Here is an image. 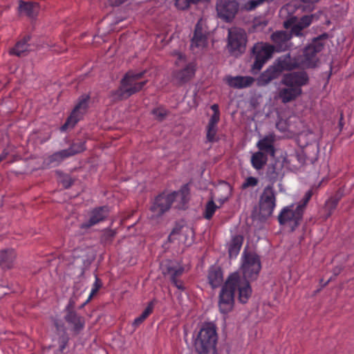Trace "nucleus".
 Here are the masks:
<instances>
[{
	"instance_id": "nucleus-1",
	"label": "nucleus",
	"mask_w": 354,
	"mask_h": 354,
	"mask_svg": "<svg viewBox=\"0 0 354 354\" xmlns=\"http://www.w3.org/2000/svg\"><path fill=\"white\" fill-rule=\"evenodd\" d=\"M146 73V71L141 72L129 71L126 73L120 81L119 88L112 92L113 98L115 100H122L141 91L148 82L147 80H141Z\"/></svg>"
},
{
	"instance_id": "nucleus-2",
	"label": "nucleus",
	"mask_w": 354,
	"mask_h": 354,
	"mask_svg": "<svg viewBox=\"0 0 354 354\" xmlns=\"http://www.w3.org/2000/svg\"><path fill=\"white\" fill-rule=\"evenodd\" d=\"M217 342L216 325L211 322L205 323L194 339L195 351L198 354H218L216 348Z\"/></svg>"
},
{
	"instance_id": "nucleus-3",
	"label": "nucleus",
	"mask_w": 354,
	"mask_h": 354,
	"mask_svg": "<svg viewBox=\"0 0 354 354\" xmlns=\"http://www.w3.org/2000/svg\"><path fill=\"white\" fill-rule=\"evenodd\" d=\"M189 189L187 185H183L180 190L169 194H159L151 206V211L154 215L159 216L168 211L175 200H180L183 206L189 199Z\"/></svg>"
},
{
	"instance_id": "nucleus-4",
	"label": "nucleus",
	"mask_w": 354,
	"mask_h": 354,
	"mask_svg": "<svg viewBox=\"0 0 354 354\" xmlns=\"http://www.w3.org/2000/svg\"><path fill=\"white\" fill-rule=\"evenodd\" d=\"M327 37L326 35H322L315 38L312 42L304 50L301 58V63L304 67L315 68L319 62L317 53L322 51L324 48V40Z\"/></svg>"
},
{
	"instance_id": "nucleus-5",
	"label": "nucleus",
	"mask_w": 354,
	"mask_h": 354,
	"mask_svg": "<svg viewBox=\"0 0 354 354\" xmlns=\"http://www.w3.org/2000/svg\"><path fill=\"white\" fill-rule=\"evenodd\" d=\"M89 102L90 95L88 94L82 95L78 98L76 105L66 119V121L61 127L60 130L62 131H66L68 129L73 128L86 113L88 108Z\"/></svg>"
},
{
	"instance_id": "nucleus-6",
	"label": "nucleus",
	"mask_w": 354,
	"mask_h": 354,
	"mask_svg": "<svg viewBox=\"0 0 354 354\" xmlns=\"http://www.w3.org/2000/svg\"><path fill=\"white\" fill-rule=\"evenodd\" d=\"M274 52V46L265 42H258L252 48V53L254 57V62L252 66L253 71H260L266 62L272 57Z\"/></svg>"
},
{
	"instance_id": "nucleus-7",
	"label": "nucleus",
	"mask_w": 354,
	"mask_h": 354,
	"mask_svg": "<svg viewBox=\"0 0 354 354\" xmlns=\"http://www.w3.org/2000/svg\"><path fill=\"white\" fill-rule=\"evenodd\" d=\"M228 49L231 54L238 56L245 50L247 36L245 30L239 28H232L228 31Z\"/></svg>"
},
{
	"instance_id": "nucleus-8",
	"label": "nucleus",
	"mask_w": 354,
	"mask_h": 354,
	"mask_svg": "<svg viewBox=\"0 0 354 354\" xmlns=\"http://www.w3.org/2000/svg\"><path fill=\"white\" fill-rule=\"evenodd\" d=\"M277 192L272 184L268 185L263 189L259 197V209L265 216L272 214L277 205Z\"/></svg>"
},
{
	"instance_id": "nucleus-9",
	"label": "nucleus",
	"mask_w": 354,
	"mask_h": 354,
	"mask_svg": "<svg viewBox=\"0 0 354 354\" xmlns=\"http://www.w3.org/2000/svg\"><path fill=\"white\" fill-rule=\"evenodd\" d=\"M261 262L258 255L252 252H244L241 266L243 274L249 280L255 279L261 270Z\"/></svg>"
},
{
	"instance_id": "nucleus-10",
	"label": "nucleus",
	"mask_w": 354,
	"mask_h": 354,
	"mask_svg": "<svg viewBox=\"0 0 354 354\" xmlns=\"http://www.w3.org/2000/svg\"><path fill=\"white\" fill-rule=\"evenodd\" d=\"M304 213L297 207L293 209V205L285 207L278 216L280 225H288L293 231L299 224Z\"/></svg>"
},
{
	"instance_id": "nucleus-11",
	"label": "nucleus",
	"mask_w": 354,
	"mask_h": 354,
	"mask_svg": "<svg viewBox=\"0 0 354 354\" xmlns=\"http://www.w3.org/2000/svg\"><path fill=\"white\" fill-rule=\"evenodd\" d=\"M196 70L197 64L196 61L189 62L181 68L173 71L172 79L177 85H184L194 78Z\"/></svg>"
},
{
	"instance_id": "nucleus-12",
	"label": "nucleus",
	"mask_w": 354,
	"mask_h": 354,
	"mask_svg": "<svg viewBox=\"0 0 354 354\" xmlns=\"http://www.w3.org/2000/svg\"><path fill=\"white\" fill-rule=\"evenodd\" d=\"M239 10L237 0H217L216 11L218 17L226 22L231 21Z\"/></svg>"
},
{
	"instance_id": "nucleus-13",
	"label": "nucleus",
	"mask_w": 354,
	"mask_h": 354,
	"mask_svg": "<svg viewBox=\"0 0 354 354\" xmlns=\"http://www.w3.org/2000/svg\"><path fill=\"white\" fill-rule=\"evenodd\" d=\"M75 306V302L73 298H70L69 302L66 306L64 311L66 315H64V320L73 325V331L75 335H78L84 327V318L77 315L74 310Z\"/></svg>"
},
{
	"instance_id": "nucleus-14",
	"label": "nucleus",
	"mask_w": 354,
	"mask_h": 354,
	"mask_svg": "<svg viewBox=\"0 0 354 354\" xmlns=\"http://www.w3.org/2000/svg\"><path fill=\"white\" fill-rule=\"evenodd\" d=\"M109 208L108 206H100L92 209L88 213V219L81 223L80 228L87 230L91 227L104 221L109 216Z\"/></svg>"
},
{
	"instance_id": "nucleus-15",
	"label": "nucleus",
	"mask_w": 354,
	"mask_h": 354,
	"mask_svg": "<svg viewBox=\"0 0 354 354\" xmlns=\"http://www.w3.org/2000/svg\"><path fill=\"white\" fill-rule=\"evenodd\" d=\"M308 76L304 71H297L283 75L281 84L288 87L298 88L301 93V87L308 84Z\"/></svg>"
},
{
	"instance_id": "nucleus-16",
	"label": "nucleus",
	"mask_w": 354,
	"mask_h": 354,
	"mask_svg": "<svg viewBox=\"0 0 354 354\" xmlns=\"http://www.w3.org/2000/svg\"><path fill=\"white\" fill-rule=\"evenodd\" d=\"M236 291V289H221L218 306L222 314H227L232 310Z\"/></svg>"
},
{
	"instance_id": "nucleus-17",
	"label": "nucleus",
	"mask_w": 354,
	"mask_h": 354,
	"mask_svg": "<svg viewBox=\"0 0 354 354\" xmlns=\"http://www.w3.org/2000/svg\"><path fill=\"white\" fill-rule=\"evenodd\" d=\"M207 45V32L203 28L201 21H198L192 39L191 48L193 51L197 49L196 53L203 49Z\"/></svg>"
},
{
	"instance_id": "nucleus-18",
	"label": "nucleus",
	"mask_w": 354,
	"mask_h": 354,
	"mask_svg": "<svg viewBox=\"0 0 354 354\" xmlns=\"http://www.w3.org/2000/svg\"><path fill=\"white\" fill-rule=\"evenodd\" d=\"M224 82L231 88L242 89L251 86L255 80L251 76H232L226 75Z\"/></svg>"
},
{
	"instance_id": "nucleus-19",
	"label": "nucleus",
	"mask_w": 354,
	"mask_h": 354,
	"mask_svg": "<svg viewBox=\"0 0 354 354\" xmlns=\"http://www.w3.org/2000/svg\"><path fill=\"white\" fill-rule=\"evenodd\" d=\"M53 324L56 328V333L58 335V343L59 344V348L55 354H62L64 352L68 345L69 337L64 323L61 319H55Z\"/></svg>"
},
{
	"instance_id": "nucleus-20",
	"label": "nucleus",
	"mask_w": 354,
	"mask_h": 354,
	"mask_svg": "<svg viewBox=\"0 0 354 354\" xmlns=\"http://www.w3.org/2000/svg\"><path fill=\"white\" fill-rule=\"evenodd\" d=\"M30 39L31 37L30 35H25L22 39H19L13 47L9 49L8 54L19 57L27 55L32 50L30 43Z\"/></svg>"
},
{
	"instance_id": "nucleus-21",
	"label": "nucleus",
	"mask_w": 354,
	"mask_h": 354,
	"mask_svg": "<svg viewBox=\"0 0 354 354\" xmlns=\"http://www.w3.org/2000/svg\"><path fill=\"white\" fill-rule=\"evenodd\" d=\"M162 273L168 276L176 288H183L180 283H178V277H180L184 269L178 265H176L171 262H168L162 265Z\"/></svg>"
},
{
	"instance_id": "nucleus-22",
	"label": "nucleus",
	"mask_w": 354,
	"mask_h": 354,
	"mask_svg": "<svg viewBox=\"0 0 354 354\" xmlns=\"http://www.w3.org/2000/svg\"><path fill=\"white\" fill-rule=\"evenodd\" d=\"M291 38V34L284 30L276 31L271 35V39L274 44V49L276 48L277 51L288 50Z\"/></svg>"
},
{
	"instance_id": "nucleus-23",
	"label": "nucleus",
	"mask_w": 354,
	"mask_h": 354,
	"mask_svg": "<svg viewBox=\"0 0 354 354\" xmlns=\"http://www.w3.org/2000/svg\"><path fill=\"white\" fill-rule=\"evenodd\" d=\"M221 288H250V281L239 272L231 273Z\"/></svg>"
},
{
	"instance_id": "nucleus-24",
	"label": "nucleus",
	"mask_w": 354,
	"mask_h": 354,
	"mask_svg": "<svg viewBox=\"0 0 354 354\" xmlns=\"http://www.w3.org/2000/svg\"><path fill=\"white\" fill-rule=\"evenodd\" d=\"M280 74L285 71H292L299 67V64L290 54H286L278 57L273 63Z\"/></svg>"
},
{
	"instance_id": "nucleus-25",
	"label": "nucleus",
	"mask_w": 354,
	"mask_h": 354,
	"mask_svg": "<svg viewBox=\"0 0 354 354\" xmlns=\"http://www.w3.org/2000/svg\"><path fill=\"white\" fill-rule=\"evenodd\" d=\"M280 75L274 64H272L259 75L257 78V84L259 86H266L272 80L278 78Z\"/></svg>"
},
{
	"instance_id": "nucleus-26",
	"label": "nucleus",
	"mask_w": 354,
	"mask_h": 354,
	"mask_svg": "<svg viewBox=\"0 0 354 354\" xmlns=\"http://www.w3.org/2000/svg\"><path fill=\"white\" fill-rule=\"evenodd\" d=\"M16 252L13 249H6L0 251V266L4 270H10L13 268Z\"/></svg>"
},
{
	"instance_id": "nucleus-27",
	"label": "nucleus",
	"mask_w": 354,
	"mask_h": 354,
	"mask_svg": "<svg viewBox=\"0 0 354 354\" xmlns=\"http://www.w3.org/2000/svg\"><path fill=\"white\" fill-rule=\"evenodd\" d=\"M39 5L37 2L24 1H20L19 2V12L30 18H35L39 13Z\"/></svg>"
},
{
	"instance_id": "nucleus-28",
	"label": "nucleus",
	"mask_w": 354,
	"mask_h": 354,
	"mask_svg": "<svg viewBox=\"0 0 354 354\" xmlns=\"http://www.w3.org/2000/svg\"><path fill=\"white\" fill-rule=\"evenodd\" d=\"M68 158L66 152L63 150L57 151L46 157L42 163V167L48 169L58 166L64 160Z\"/></svg>"
},
{
	"instance_id": "nucleus-29",
	"label": "nucleus",
	"mask_w": 354,
	"mask_h": 354,
	"mask_svg": "<svg viewBox=\"0 0 354 354\" xmlns=\"http://www.w3.org/2000/svg\"><path fill=\"white\" fill-rule=\"evenodd\" d=\"M257 147L259 149V151H262L266 155L274 156L275 154L274 139L271 136H266L259 140L257 143Z\"/></svg>"
},
{
	"instance_id": "nucleus-30",
	"label": "nucleus",
	"mask_w": 354,
	"mask_h": 354,
	"mask_svg": "<svg viewBox=\"0 0 354 354\" xmlns=\"http://www.w3.org/2000/svg\"><path fill=\"white\" fill-rule=\"evenodd\" d=\"M301 94L298 88L286 86L279 91L278 97L282 103L286 104L295 100Z\"/></svg>"
},
{
	"instance_id": "nucleus-31",
	"label": "nucleus",
	"mask_w": 354,
	"mask_h": 354,
	"mask_svg": "<svg viewBox=\"0 0 354 354\" xmlns=\"http://www.w3.org/2000/svg\"><path fill=\"white\" fill-rule=\"evenodd\" d=\"M208 281L212 288H218L223 281L222 270L212 266L208 271Z\"/></svg>"
},
{
	"instance_id": "nucleus-32",
	"label": "nucleus",
	"mask_w": 354,
	"mask_h": 354,
	"mask_svg": "<svg viewBox=\"0 0 354 354\" xmlns=\"http://www.w3.org/2000/svg\"><path fill=\"white\" fill-rule=\"evenodd\" d=\"M243 242V236L241 235L234 236L228 245V253L230 258H236Z\"/></svg>"
},
{
	"instance_id": "nucleus-33",
	"label": "nucleus",
	"mask_w": 354,
	"mask_h": 354,
	"mask_svg": "<svg viewBox=\"0 0 354 354\" xmlns=\"http://www.w3.org/2000/svg\"><path fill=\"white\" fill-rule=\"evenodd\" d=\"M283 26L286 29L290 28V34H291V35H293L297 37L303 35L302 30L304 28L297 22V18L296 17H290L286 20L283 23Z\"/></svg>"
},
{
	"instance_id": "nucleus-34",
	"label": "nucleus",
	"mask_w": 354,
	"mask_h": 354,
	"mask_svg": "<svg viewBox=\"0 0 354 354\" xmlns=\"http://www.w3.org/2000/svg\"><path fill=\"white\" fill-rule=\"evenodd\" d=\"M268 161V155L262 151H257L251 156V165L256 170L263 168Z\"/></svg>"
},
{
	"instance_id": "nucleus-35",
	"label": "nucleus",
	"mask_w": 354,
	"mask_h": 354,
	"mask_svg": "<svg viewBox=\"0 0 354 354\" xmlns=\"http://www.w3.org/2000/svg\"><path fill=\"white\" fill-rule=\"evenodd\" d=\"M85 143L86 142L84 141L73 142L68 149H64L67 158L75 156V154L80 153L86 150Z\"/></svg>"
},
{
	"instance_id": "nucleus-36",
	"label": "nucleus",
	"mask_w": 354,
	"mask_h": 354,
	"mask_svg": "<svg viewBox=\"0 0 354 354\" xmlns=\"http://www.w3.org/2000/svg\"><path fill=\"white\" fill-rule=\"evenodd\" d=\"M339 200H340V197H339L337 196H335L330 197L329 199H328L326 201L325 206H324V210L326 212V215H325L326 219H327L332 215L334 210L336 209Z\"/></svg>"
},
{
	"instance_id": "nucleus-37",
	"label": "nucleus",
	"mask_w": 354,
	"mask_h": 354,
	"mask_svg": "<svg viewBox=\"0 0 354 354\" xmlns=\"http://www.w3.org/2000/svg\"><path fill=\"white\" fill-rule=\"evenodd\" d=\"M218 208H219V207L214 203L213 200H210L205 205L203 214L204 217L207 220L211 219Z\"/></svg>"
},
{
	"instance_id": "nucleus-38",
	"label": "nucleus",
	"mask_w": 354,
	"mask_h": 354,
	"mask_svg": "<svg viewBox=\"0 0 354 354\" xmlns=\"http://www.w3.org/2000/svg\"><path fill=\"white\" fill-rule=\"evenodd\" d=\"M206 139L209 142H214L217 141L216 134L218 131L217 126L208 125L206 128Z\"/></svg>"
},
{
	"instance_id": "nucleus-39",
	"label": "nucleus",
	"mask_w": 354,
	"mask_h": 354,
	"mask_svg": "<svg viewBox=\"0 0 354 354\" xmlns=\"http://www.w3.org/2000/svg\"><path fill=\"white\" fill-rule=\"evenodd\" d=\"M239 292L238 299L241 304H246L251 297L252 289H236Z\"/></svg>"
},
{
	"instance_id": "nucleus-40",
	"label": "nucleus",
	"mask_w": 354,
	"mask_h": 354,
	"mask_svg": "<svg viewBox=\"0 0 354 354\" xmlns=\"http://www.w3.org/2000/svg\"><path fill=\"white\" fill-rule=\"evenodd\" d=\"M313 196V192L312 190H308L304 195L302 200L300 201V203L298 204L297 207L301 210L303 213L304 212L305 208L309 201L310 200L311 197Z\"/></svg>"
},
{
	"instance_id": "nucleus-41",
	"label": "nucleus",
	"mask_w": 354,
	"mask_h": 354,
	"mask_svg": "<svg viewBox=\"0 0 354 354\" xmlns=\"http://www.w3.org/2000/svg\"><path fill=\"white\" fill-rule=\"evenodd\" d=\"M259 183V180L256 177L249 176L245 178L244 182L241 185V188L243 189H245L248 187H256Z\"/></svg>"
},
{
	"instance_id": "nucleus-42",
	"label": "nucleus",
	"mask_w": 354,
	"mask_h": 354,
	"mask_svg": "<svg viewBox=\"0 0 354 354\" xmlns=\"http://www.w3.org/2000/svg\"><path fill=\"white\" fill-rule=\"evenodd\" d=\"M200 0H175L176 6L180 10H185L191 3H196Z\"/></svg>"
},
{
	"instance_id": "nucleus-43",
	"label": "nucleus",
	"mask_w": 354,
	"mask_h": 354,
	"mask_svg": "<svg viewBox=\"0 0 354 354\" xmlns=\"http://www.w3.org/2000/svg\"><path fill=\"white\" fill-rule=\"evenodd\" d=\"M152 114L161 121L167 115L168 111L163 107H158L152 110Z\"/></svg>"
},
{
	"instance_id": "nucleus-44",
	"label": "nucleus",
	"mask_w": 354,
	"mask_h": 354,
	"mask_svg": "<svg viewBox=\"0 0 354 354\" xmlns=\"http://www.w3.org/2000/svg\"><path fill=\"white\" fill-rule=\"evenodd\" d=\"M266 0H251L247 2L244 5V8L246 10H254L257 7L261 5Z\"/></svg>"
},
{
	"instance_id": "nucleus-45",
	"label": "nucleus",
	"mask_w": 354,
	"mask_h": 354,
	"mask_svg": "<svg viewBox=\"0 0 354 354\" xmlns=\"http://www.w3.org/2000/svg\"><path fill=\"white\" fill-rule=\"evenodd\" d=\"M313 15H304L297 22L304 28L308 27L313 21Z\"/></svg>"
},
{
	"instance_id": "nucleus-46",
	"label": "nucleus",
	"mask_w": 354,
	"mask_h": 354,
	"mask_svg": "<svg viewBox=\"0 0 354 354\" xmlns=\"http://www.w3.org/2000/svg\"><path fill=\"white\" fill-rule=\"evenodd\" d=\"M157 302L156 299L151 300L149 304L145 310L142 313V315L147 318L153 311L154 304Z\"/></svg>"
},
{
	"instance_id": "nucleus-47",
	"label": "nucleus",
	"mask_w": 354,
	"mask_h": 354,
	"mask_svg": "<svg viewBox=\"0 0 354 354\" xmlns=\"http://www.w3.org/2000/svg\"><path fill=\"white\" fill-rule=\"evenodd\" d=\"M305 4L304 10L312 11L315 8V4L319 0H299Z\"/></svg>"
},
{
	"instance_id": "nucleus-48",
	"label": "nucleus",
	"mask_w": 354,
	"mask_h": 354,
	"mask_svg": "<svg viewBox=\"0 0 354 354\" xmlns=\"http://www.w3.org/2000/svg\"><path fill=\"white\" fill-rule=\"evenodd\" d=\"M172 55L176 56L177 57V60L175 62L176 66H180V62L185 61V55L177 50H174L172 53Z\"/></svg>"
},
{
	"instance_id": "nucleus-49",
	"label": "nucleus",
	"mask_w": 354,
	"mask_h": 354,
	"mask_svg": "<svg viewBox=\"0 0 354 354\" xmlns=\"http://www.w3.org/2000/svg\"><path fill=\"white\" fill-rule=\"evenodd\" d=\"M225 191H226V193L224 196H222L221 198H219L218 200V201L221 203V204H223L225 202H226L230 196V193H231V187L229 185H226L225 187Z\"/></svg>"
},
{
	"instance_id": "nucleus-50",
	"label": "nucleus",
	"mask_w": 354,
	"mask_h": 354,
	"mask_svg": "<svg viewBox=\"0 0 354 354\" xmlns=\"http://www.w3.org/2000/svg\"><path fill=\"white\" fill-rule=\"evenodd\" d=\"M219 120L220 114L213 113L208 122V125L217 126Z\"/></svg>"
},
{
	"instance_id": "nucleus-51",
	"label": "nucleus",
	"mask_w": 354,
	"mask_h": 354,
	"mask_svg": "<svg viewBox=\"0 0 354 354\" xmlns=\"http://www.w3.org/2000/svg\"><path fill=\"white\" fill-rule=\"evenodd\" d=\"M100 289H92V291L90 294V295L88 296V297L84 301H83L80 306V308H82L86 304H88L89 302V301L91 299V298L97 293L98 292Z\"/></svg>"
},
{
	"instance_id": "nucleus-52",
	"label": "nucleus",
	"mask_w": 354,
	"mask_h": 354,
	"mask_svg": "<svg viewBox=\"0 0 354 354\" xmlns=\"http://www.w3.org/2000/svg\"><path fill=\"white\" fill-rule=\"evenodd\" d=\"M84 293V291H80V289H76L75 291L73 292V296L71 298L74 297L75 302L76 303L79 298L82 297Z\"/></svg>"
},
{
	"instance_id": "nucleus-53",
	"label": "nucleus",
	"mask_w": 354,
	"mask_h": 354,
	"mask_svg": "<svg viewBox=\"0 0 354 354\" xmlns=\"http://www.w3.org/2000/svg\"><path fill=\"white\" fill-rule=\"evenodd\" d=\"M145 319L146 318L145 317H143L142 315H140L138 317H137L136 319H134L133 324L135 326H137L140 325L141 323H142Z\"/></svg>"
},
{
	"instance_id": "nucleus-54",
	"label": "nucleus",
	"mask_w": 354,
	"mask_h": 354,
	"mask_svg": "<svg viewBox=\"0 0 354 354\" xmlns=\"http://www.w3.org/2000/svg\"><path fill=\"white\" fill-rule=\"evenodd\" d=\"M127 0H109L110 3L112 6H118L124 2H125Z\"/></svg>"
},
{
	"instance_id": "nucleus-55",
	"label": "nucleus",
	"mask_w": 354,
	"mask_h": 354,
	"mask_svg": "<svg viewBox=\"0 0 354 354\" xmlns=\"http://www.w3.org/2000/svg\"><path fill=\"white\" fill-rule=\"evenodd\" d=\"M62 183H63V186L65 188H66V189L70 187L71 186V185H72V182H71V180L70 178L64 180Z\"/></svg>"
},
{
	"instance_id": "nucleus-56",
	"label": "nucleus",
	"mask_w": 354,
	"mask_h": 354,
	"mask_svg": "<svg viewBox=\"0 0 354 354\" xmlns=\"http://www.w3.org/2000/svg\"><path fill=\"white\" fill-rule=\"evenodd\" d=\"M211 109L213 111V113L220 114L218 105L214 104L211 106Z\"/></svg>"
},
{
	"instance_id": "nucleus-57",
	"label": "nucleus",
	"mask_w": 354,
	"mask_h": 354,
	"mask_svg": "<svg viewBox=\"0 0 354 354\" xmlns=\"http://www.w3.org/2000/svg\"><path fill=\"white\" fill-rule=\"evenodd\" d=\"M8 151L4 149L0 155V162L4 160L8 155Z\"/></svg>"
},
{
	"instance_id": "nucleus-58",
	"label": "nucleus",
	"mask_w": 354,
	"mask_h": 354,
	"mask_svg": "<svg viewBox=\"0 0 354 354\" xmlns=\"http://www.w3.org/2000/svg\"><path fill=\"white\" fill-rule=\"evenodd\" d=\"M115 235V233L113 231H109L108 233L105 234V237L109 239V241H111Z\"/></svg>"
},
{
	"instance_id": "nucleus-59",
	"label": "nucleus",
	"mask_w": 354,
	"mask_h": 354,
	"mask_svg": "<svg viewBox=\"0 0 354 354\" xmlns=\"http://www.w3.org/2000/svg\"><path fill=\"white\" fill-rule=\"evenodd\" d=\"M101 284L100 283V280L97 277H95V281L93 283V288H100Z\"/></svg>"
},
{
	"instance_id": "nucleus-60",
	"label": "nucleus",
	"mask_w": 354,
	"mask_h": 354,
	"mask_svg": "<svg viewBox=\"0 0 354 354\" xmlns=\"http://www.w3.org/2000/svg\"><path fill=\"white\" fill-rule=\"evenodd\" d=\"M330 280H331V277H329L327 280H326V281H324V279H321V283H322L324 286H326V285L328 283V282H329Z\"/></svg>"
},
{
	"instance_id": "nucleus-61",
	"label": "nucleus",
	"mask_w": 354,
	"mask_h": 354,
	"mask_svg": "<svg viewBox=\"0 0 354 354\" xmlns=\"http://www.w3.org/2000/svg\"><path fill=\"white\" fill-rule=\"evenodd\" d=\"M341 271V268H336L334 270V274L335 275H337Z\"/></svg>"
},
{
	"instance_id": "nucleus-62",
	"label": "nucleus",
	"mask_w": 354,
	"mask_h": 354,
	"mask_svg": "<svg viewBox=\"0 0 354 354\" xmlns=\"http://www.w3.org/2000/svg\"><path fill=\"white\" fill-rule=\"evenodd\" d=\"M83 274V270L82 268L80 269V274Z\"/></svg>"
},
{
	"instance_id": "nucleus-63",
	"label": "nucleus",
	"mask_w": 354,
	"mask_h": 354,
	"mask_svg": "<svg viewBox=\"0 0 354 354\" xmlns=\"http://www.w3.org/2000/svg\"><path fill=\"white\" fill-rule=\"evenodd\" d=\"M320 290V289H317V291H315V293H317V292H319Z\"/></svg>"
}]
</instances>
